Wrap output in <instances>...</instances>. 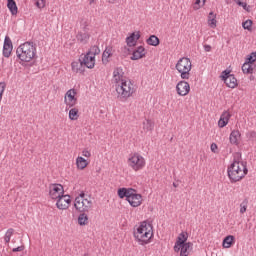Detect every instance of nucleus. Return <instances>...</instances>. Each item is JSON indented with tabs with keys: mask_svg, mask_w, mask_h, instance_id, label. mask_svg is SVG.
<instances>
[{
	"mask_svg": "<svg viewBox=\"0 0 256 256\" xmlns=\"http://www.w3.org/2000/svg\"><path fill=\"white\" fill-rule=\"evenodd\" d=\"M116 93L118 97L128 99V97H131L135 93V85L131 83V80H122L116 87Z\"/></svg>",
	"mask_w": 256,
	"mask_h": 256,
	"instance_id": "obj_4",
	"label": "nucleus"
},
{
	"mask_svg": "<svg viewBox=\"0 0 256 256\" xmlns=\"http://www.w3.org/2000/svg\"><path fill=\"white\" fill-rule=\"evenodd\" d=\"M173 187H179V184H177V183H173Z\"/></svg>",
	"mask_w": 256,
	"mask_h": 256,
	"instance_id": "obj_54",
	"label": "nucleus"
},
{
	"mask_svg": "<svg viewBox=\"0 0 256 256\" xmlns=\"http://www.w3.org/2000/svg\"><path fill=\"white\" fill-rule=\"evenodd\" d=\"M231 75H233V74H231V71L224 70L220 77H221L222 81H227V79H229V77H231Z\"/></svg>",
	"mask_w": 256,
	"mask_h": 256,
	"instance_id": "obj_38",
	"label": "nucleus"
},
{
	"mask_svg": "<svg viewBox=\"0 0 256 256\" xmlns=\"http://www.w3.org/2000/svg\"><path fill=\"white\" fill-rule=\"evenodd\" d=\"M208 25L211 29H215V27H217V15L213 12H210L208 15Z\"/></svg>",
	"mask_w": 256,
	"mask_h": 256,
	"instance_id": "obj_23",
	"label": "nucleus"
},
{
	"mask_svg": "<svg viewBox=\"0 0 256 256\" xmlns=\"http://www.w3.org/2000/svg\"><path fill=\"white\" fill-rule=\"evenodd\" d=\"M82 155L83 157H91V152H89L88 150H83Z\"/></svg>",
	"mask_w": 256,
	"mask_h": 256,
	"instance_id": "obj_51",
	"label": "nucleus"
},
{
	"mask_svg": "<svg viewBox=\"0 0 256 256\" xmlns=\"http://www.w3.org/2000/svg\"><path fill=\"white\" fill-rule=\"evenodd\" d=\"M181 245L182 244H177V242H175V245H174L175 253H179L181 251Z\"/></svg>",
	"mask_w": 256,
	"mask_h": 256,
	"instance_id": "obj_49",
	"label": "nucleus"
},
{
	"mask_svg": "<svg viewBox=\"0 0 256 256\" xmlns=\"http://www.w3.org/2000/svg\"><path fill=\"white\" fill-rule=\"evenodd\" d=\"M177 94L180 97H185V95H189V91H191V86L186 81H180L176 85Z\"/></svg>",
	"mask_w": 256,
	"mask_h": 256,
	"instance_id": "obj_10",
	"label": "nucleus"
},
{
	"mask_svg": "<svg viewBox=\"0 0 256 256\" xmlns=\"http://www.w3.org/2000/svg\"><path fill=\"white\" fill-rule=\"evenodd\" d=\"M89 33H83L80 32L77 34L76 39L77 41H80L83 45L87 44V41H89Z\"/></svg>",
	"mask_w": 256,
	"mask_h": 256,
	"instance_id": "obj_30",
	"label": "nucleus"
},
{
	"mask_svg": "<svg viewBox=\"0 0 256 256\" xmlns=\"http://www.w3.org/2000/svg\"><path fill=\"white\" fill-rule=\"evenodd\" d=\"M193 9L194 11H199V9H201V0H195L193 4Z\"/></svg>",
	"mask_w": 256,
	"mask_h": 256,
	"instance_id": "obj_46",
	"label": "nucleus"
},
{
	"mask_svg": "<svg viewBox=\"0 0 256 256\" xmlns=\"http://www.w3.org/2000/svg\"><path fill=\"white\" fill-rule=\"evenodd\" d=\"M35 5L38 9H43L45 7V0H35Z\"/></svg>",
	"mask_w": 256,
	"mask_h": 256,
	"instance_id": "obj_45",
	"label": "nucleus"
},
{
	"mask_svg": "<svg viewBox=\"0 0 256 256\" xmlns=\"http://www.w3.org/2000/svg\"><path fill=\"white\" fill-rule=\"evenodd\" d=\"M71 67L74 73H85V65L83 64L82 61L78 60V61L72 62Z\"/></svg>",
	"mask_w": 256,
	"mask_h": 256,
	"instance_id": "obj_19",
	"label": "nucleus"
},
{
	"mask_svg": "<svg viewBox=\"0 0 256 256\" xmlns=\"http://www.w3.org/2000/svg\"><path fill=\"white\" fill-rule=\"evenodd\" d=\"M13 51V42L9 36H5L4 38V46H3V55L6 58L11 57V52Z\"/></svg>",
	"mask_w": 256,
	"mask_h": 256,
	"instance_id": "obj_14",
	"label": "nucleus"
},
{
	"mask_svg": "<svg viewBox=\"0 0 256 256\" xmlns=\"http://www.w3.org/2000/svg\"><path fill=\"white\" fill-rule=\"evenodd\" d=\"M187 239H189V234L187 232H181L177 238V245H183L187 243Z\"/></svg>",
	"mask_w": 256,
	"mask_h": 256,
	"instance_id": "obj_29",
	"label": "nucleus"
},
{
	"mask_svg": "<svg viewBox=\"0 0 256 256\" xmlns=\"http://www.w3.org/2000/svg\"><path fill=\"white\" fill-rule=\"evenodd\" d=\"M134 237L138 240L139 245H147L153 237V226L147 222H142L134 231Z\"/></svg>",
	"mask_w": 256,
	"mask_h": 256,
	"instance_id": "obj_3",
	"label": "nucleus"
},
{
	"mask_svg": "<svg viewBox=\"0 0 256 256\" xmlns=\"http://www.w3.org/2000/svg\"><path fill=\"white\" fill-rule=\"evenodd\" d=\"M135 193H137V190L132 188H119L118 189V197L120 199H125L126 201H129L131 199V196H133Z\"/></svg>",
	"mask_w": 256,
	"mask_h": 256,
	"instance_id": "obj_13",
	"label": "nucleus"
},
{
	"mask_svg": "<svg viewBox=\"0 0 256 256\" xmlns=\"http://www.w3.org/2000/svg\"><path fill=\"white\" fill-rule=\"evenodd\" d=\"M16 55L24 63H29L37 55V45L33 42H25L17 48Z\"/></svg>",
	"mask_w": 256,
	"mask_h": 256,
	"instance_id": "obj_2",
	"label": "nucleus"
},
{
	"mask_svg": "<svg viewBox=\"0 0 256 256\" xmlns=\"http://www.w3.org/2000/svg\"><path fill=\"white\" fill-rule=\"evenodd\" d=\"M76 165L78 169L83 170L85 167H87L88 163L87 160L81 156H78L76 159Z\"/></svg>",
	"mask_w": 256,
	"mask_h": 256,
	"instance_id": "obj_31",
	"label": "nucleus"
},
{
	"mask_svg": "<svg viewBox=\"0 0 256 256\" xmlns=\"http://www.w3.org/2000/svg\"><path fill=\"white\" fill-rule=\"evenodd\" d=\"M7 7L12 15H17L18 8L15 0H8Z\"/></svg>",
	"mask_w": 256,
	"mask_h": 256,
	"instance_id": "obj_25",
	"label": "nucleus"
},
{
	"mask_svg": "<svg viewBox=\"0 0 256 256\" xmlns=\"http://www.w3.org/2000/svg\"><path fill=\"white\" fill-rule=\"evenodd\" d=\"M210 149H211L212 153H217V144L212 143L210 146Z\"/></svg>",
	"mask_w": 256,
	"mask_h": 256,
	"instance_id": "obj_50",
	"label": "nucleus"
},
{
	"mask_svg": "<svg viewBox=\"0 0 256 256\" xmlns=\"http://www.w3.org/2000/svg\"><path fill=\"white\" fill-rule=\"evenodd\" d=\"M5 82H0V102H1V99H3V93H5Z\"/></svg>",
	"mask_w": 256,
	"mask_h": 256,
	"instance_id": "obj_43",
	"label": "nucleus"
},
{
	"mask_svg": "<svg viewBox=\"0 0 256 256\" xmlns=\"http://www.w3.org/2000/svg\"><path fill=\"white\" fill-rule=\"evenodd\" d=\"M123 75H125V73L123 72V68L117 67L116 69H114L113 79L116 81V83L119 84L125 81V79H123Z\"/></svg>",
	"mask_w": 256,
	"mask_h": 256,
	"instance_id": "obj_18",
	"label": "nucleus"
},
{
	"mask_svg": "<svg viewBox=\"0 0 256 256\" xmlns=\"http://www.w3.org/2000/svg\"><path fill=\"white\" fill-rule=\"evenodd\" d=\"M247 211V200L240 204V213L243 215Z\"/></svg>",
	"mask_w": 256,
	"mask_h": 256,
	"instance_id": "obj_44",
	"label": "nucleus"
},
{
	"mask_svg": "<svg viewBox=\"0 0 256 256\" xmlns=\"http://www.w3.org/2000/svg\"><path fill=\"white\" fill-rule=\"evenodd\" d=\"M69 119L71 121H77L79 119V109L72 108L69 111Z\"/></svg>",
	"mask_w": 256,
	"mask_h": 256,
	"instance_id": "obj_32",
	"label": "nucleus"
},
{
	"mask_svg": "<svg viewBox=\"0 0 256 256\" xmlns=\"http://www.w3.org/2000/svg\"><path fill=\"white\" fill-rule=\"evenodd\" d=\"M79 61H82V64L87 69H93L95 67V58L88 52L85 55H81Z\"/></svg>",
	"mask_w": 256,
	"mask_h": 256,
	"instance_id": "obj_11",
	"label": "nucleus"
},
{
	"mask_svg": "<svg viewBox=\"0 0 256 256\" xmlns=\"http://www.w3.org/2000/svg\"><path fill=\"white\" fill-rule=\"evenodd\" d=\"M247 139H250L251 141H255L256 139V132L250 131L246 134Z\"/></svg>",
	"mask_w": 256,
	"mask_h": 256,
	"instance_id": "obj_42",
	"label": "nucleus"
},
{
	"mask_svg": "<svg viewBox=\"0 0 256 256\" xmlns=\"http://www.w3.org/2000/svg\"><path fill=\"white\" fill-rule=\"evenodd\" d=\"M87 53H89V55H91L95 59V56L101 53V49H99V46L94 45L90 48V50Z\"/></svg>",
	"mask_w": 256,
	"mask_h": 256,
	"instance_id": "obj_34",
	"label": "nucleus"
},
{
	"mask_svg": "<svg viewBox=\"0 0 256 256\" xmlns=\"http://www.w3.org/2000/svg\"><path fill=\"white\" fill-rule=\"evenodd\" d=\"M74 207L76 211H79L80 213H86L93 207V201L91 200V196H88V198H75L74 201Z\"/></svg>",
	"mask_w": 256,
	"mask_h": 256,
	"instance_id": "obj_6",
	"label": "nucleus"
},
{
	"mask_svg": "<svg viewBox=\"0 0 256 256\" xmlns=\"http://www.w3.org/2000/svg\"><path fill=\"white\" fill-rule=\"evenodd\" d=\"M128 165L134 171H140V169L145 167V158L139 154H134L132 157L128 159Z\"/></svg>",
	"mask_w": 256,
	"mask_h": 256,
	"instance_id": "obj_7",
	"label": "nucleus"
},
{
	"mask_svg": "<svg viewBox=\"0 0 256 256\" xmlns=\"http://www.w3.org/2000/svg\"><path fill=\"white\" fill-rule=\"evenodd\" d=\"M252 25H253V21L251 20H246L245 22L242 23L243 29H247V31H251Z\"/></svg>",
	"mask_w": 256,
	"mask_h": 256,
	"instance_id": "obj_39",
	"label": "nucleus"
},
{
	"mask_svg": "<svg viewBox=\"0 0 256 256\" xmlns=\"http://www.w3.org/2000/svg\"><path fill=\"white\" fill-rule=\"evenodd\" d=\"M78 224L83 227L85 225L89 224V216H87V214H85L84 212H82L79 216H78Z\"/></svg>",
	"mask_w": 256,
	"mask_h": 256,
	"instance_id": "obj_27",
	"label": "nucleus"
},
{
	"mask_svg": "<svg viewBox=\"0 0 256 256\" xmlns=\"http://www.w3.org/2000/svg\"><path fill=\"white\" fill-rule=\"evenodd\" d=\"M241 138V132L239 130H233L230 133V143L231 145H239V139Z\"/></svg>",
	"mask_w": 256,
	"mask_h": 256,
	"instance_id": "obj_20",
	"label": "nucleus"
},
{
	"mask_svg": "<svg viewBox=\"0 0 256 256\" xmlns=\"http://www.w3.org/2000/svg\"><path fill=\"white\" fill-rule=\"evenodd\" d=\"M145 47L139 46L135 49L130 57L131 61H138V59H143L146 55Z\"/></svg>",
	"mask_w": 256,
	"mask_h": 256,
	"instance_id": "obj_15",
	"label": "nucleus"
},
{
	"mask_svg": "<svg viewBox=\"0 0 256 256\" xmlns=\"http://www.w3.org/2000/svg\"><path fill=\"white\" fill-rule=\"evenodd\" d=\"M237 5H239V7H243V9L245 11H249V6H247V2H242L241 0H235Z\"/></svg>",
	"mask_w": 256,
	"mask_h": 256,
	"instance_id": "obj_40",
	"label": "nucleus"
},
{
	"mask_svg": "<svg viewBox=\"0 0 256 256\" xmlns=\"http://www.w3.org/2000/svg\"><path fill=\"white\" fill-rule=\"evenodd\" d=\"M227 173L231 183H237V181H241V179H243V177L249 173L247 163L234 160L233 163L228 166Z\"/></svg>",
	"mask_w": 256,
	"mask_h": 256,
	"instance_id": "obj_1",
	"label": "nucleus"
},
{
	"mask_svg": "<svg viewBox=\"0 0 256 256\" xmlns=\"http://www.w3.org/2000/svg\"><path fill=\"white\" fill-rule=\"evenodd\" d=\"M142 201H143V199H142L141 194H137V192H134V194L128 200V203H130L131 207H139V205H141Z\"/></svg>",
	"mask_w": 256,
	"mask_h": 256,
	"instance_id": "obj_16",
	"label": "nucleus"
},
{
	"mask_svg": "<svg viewBox=\"0 0 256 256\" xmlns=\"http://www.w3.org/2000/svg\"><path fill=\"white\" fill-rule=\"evenodd\" d=\"M242 71H243V73H246L247 75L253 73V64H251L249 62H245L242 65Z\"/></svg>",
	"mask_w": 256,
	"mask_h": 256,
	"instance_id": "obj_33",
	"label": "nucleus"
},
{
	"mask_svg": "<svg viewBox=\"0 0 256 256\" xmlns=\"http://www.w3.org/2000/svg\"><path fill=\"white\" fill-rule=\"evenodd\" d=\"M256 61V52H252L248 55L247 59H246V63H250L253 65V63H255Z\"/></svg>",
	"mask_w": 256,
	"mask_h": 256,
	"instance_id": "obj_37",
	"label": "nucleus"
},
{
	"mask_svg": "<svg viewBox=\"0 0 256 256\" xmlns=\"http://www.w3.org/2000/svg\"><path fill=\"white\" fill-rule=\"evenodd\" d=\"M76 199H86V198H85V193H84V192H81V193L79 194V196L76 197Z\"/></svg>",
	"mask_w": 256,
	"mask_h": 256,
	"instance_id": "obj_53",
	"label": "nucleus"
},
{
	"mask_svg": "<svg viewBox=\"0 0 256 256\" xmlns=\"http://www.w3.org/2000/svg\"><path fill=\"white\" fill-rule=\"evenodd\" d=\"M225 85H227L230 89H235L237 87V78H235V75L229 76L226 80H224Z\"/></svg>",
	"mask_w": 256,
	"mask_h": 256,
	"instance_id": "obj_22",
	"label": "nucleus"
},
{
	"mask_svg": "<svg viewBox=\"0 0 256 256\" xmlns=\"http://www.w3.org/2000/svg\"><path fill=\"white\" fill-rule=\"evenodd\" d=\"M75 95H77V90L75 89H70L66 92L64 101L67 107L71 108L77 105V97Z\"/></svg>",
	"mask_w": 256,
	"mask_h": 256,
	"instance_id": "obj_8",
	"label": "nucleus"
},
{
	"mask_svg": "<svg viewBox=\"0 0 256 256\" xmlns=\"http://www.w3.org/2000/svg\"><path fill=\"white\" fill-rule=\"evenodd\" d=\"M24 249H25V246H18L16 248H13L12 252L13 253H18V252L24 251Z\"/></svg>",
	"mask_w": 256,
	"mask_h": 256,
	"instance_id": "obj_48",
	"label": "nucleus"
},
{
	"mask_svg": "<svg viewBox=\"0 0 256 256\" xmlns=\"http://www.w3.org/2000/svg\"><path fill=\"white\" fill-rule=\"evenodd\" d=\"M235 241V236L233 235H228L224 238L223 240V247L224 249H229L231 245H233V242Z\"/></svg>",
	"mask_w": 256,
	"mask_h": 256,
	"instance_id": "obj_24",
	"label": "nucleus"
},
{
	"mask_svg": "<svg viewBox=\"0 0 256 256\" xmlns=\"http://www.w3.org/2000/svg\"><path fill=\"white\" fill-rule=\"evenodd\" d=\"M204 51H206L207 53H209V51H211V45H204Z\"/></svg>",
	"mask_w": 256,
	"mask_h": 256,
	"instance_id": "obj_52",
	"label": "nucleus"
},
{
	"mask_svg": "<svg viewBox=\"0 0 256 256\" xmlns=\"http://www.w3.org/2000/svg\"><path fill=\"white\" fill-rule=\"evenodd\" d=\"M176 69L180 73L181 79H189L191 71V60L189 58H181L176 64Z\"/></svg>",
	"mask_w": 256,
	"mask_h": 256,
	"instance_id": "obj_5",
	"label": "nucleus"
},
{
	"mask_svg": "<svg viewBox=\"0 0 256 256\" xmlns=\"http://www.w3.org/2000/svg\"><path fill=\"white\" fill-rule=\"evenodd\" d=\"M205 1H207V0H202V3H203L202 5H205Z\"/></svg>",
	"mask_w": 256,
	"mask_h": 256,
	"instance_id": "obj_55",
	"label": "nucleus"
},
{
	"mask_svg": "<svg viewBox=\"0 0 256 256\" xmlns=\"http://www.w3.org/2000/svg\"><path fill=\"white\" fill-rule=\"evenodd\" d=\"M15 233V230L13 228H10L7 230L4 241L5 243H9L11 241V237H13V234Z\"/></svg>",
	"mask_w": 256,
	"mask_h": 256,
	"instance_id": "obj_36",
	"label": "nucleus"
},
{
	"mask_svg": "<svg viewBox=\"0 0 256 256\" xmlns=\"http://www.w3.org/2000/svg\"><path fill=\"white\" fill-rule=\"evenodd\" d=\"M113 55V48L111 46H108L105 48L103 54H102V62L104 65H107L109 63V57Z\"/></svg>",
	"mask_w": 256,
	"mask_h": 256,
	"instance_id": "obj_21",
	"label": "nucleus"
},
{
	"mask_svg": "<svg viewBox=\"0 0 256 256\" xmlns=\"http://www.w3.org/2000/svg\"><path fill=\"white\" fill-rule=\"evenodd\" d=\"M69 205H71V196L69 195L63 194L56 202L57 209L61 210L69 209Z\"/></svg>",
	"mask_w": 256,
	"mask_h": 256,
	"instance_id": "obj_12",
	"label": "nucleus"
},
{
	"mask_svg": "<svg viewBox=\"0 0 256 256\" xmlns=\"http://www.w3.org/2000/svg\"><path fill=\"white\" fill-rule=\"evenodd\" d=\"M220 119H224V121H227L229 123V119H231V114H229V112L225 111L220 116Z\"/></svg>",
	"mask_w": 256,
	"mask_h": 256,
	"instance_id": "obj_41",
	"label": "nucleus"
},
{
	"mask_svg": "<svg viewBox=\"0 0 256 256\" xmlns=\"http://www.w3.org/2000/svg\"><path fill=\"white\" fill-rule=\"evenodd\" d=\"M139 39H141V34H139V32H137V34L133 32L130 36L126 38V43L128 47H134V45L137 43V41H139Z\"/></svg>",
	"mask_w": 256,
	"mask_h": 256,
	"instance_id": "obj_17",
	"label": "nucleus"
},
{
	"mask_svg": "<svg viewBox=\"0 0 256 256\" xmlns=\"http://www.w3.org/2000/svg\"><path fill=\"white\" fill-rule=\"evenodd\" d=\"M229 122L220 118L219 121H218V127H220L221 129H223V127H226V125L228 124Z\"/></svg>",
	"mask_w": 256,
	"mask_h": 256,
	"instance_id": "obj_47",
	"label": "nucleus"
},
{
	"mask_svg": "<svg viewBox=\"0 0 256 256\" xmlns=\"http://www.w3.org/2000/svg\"><path fill=\"white\" fill-rule=\"evenodd\" d=\"M193 247V243L187 242L181 245L180 256H189V248Z\"/></svg>",
	"mask_w": 256,
	"mask_h": 256,
	"instance_id": "obj_28",
	"label": "nucleus"
},
{
	"mask_svg": "<svg viewBox=\"0 0 256 256\" xmlns=\"http://www.w3.org/2000/svg\"><path fill=\"white\" fill-rule=\"evenodd\" d=\"M153 122H151V120H145L143 122V130L144 131H153Z\"/></svg>",
	"mask_w": 256,
	"mask_h": 256,
	"instance_id": "obj_35",
	"label": "nucleus"
},
{
	"mask_svg": "<svg viewBox=\"0 0 256 256\" xmlns=\"http://www.w3.org/2000/svg\"><path fill=\"white\" fill-rule=\"evenodd\" d=\"M147 45H151L152 47H157L161 41L159 40V37L156 35H151L147 40H146Z\"/></svg>",
	"mask_w": 256,
	"mask_h": 256,
	"instance_id": "obj_26",
	"label": "nucleus"
},
{
	"mask_svg": "<svg viewBox=\"0 0 256 256\" xmlns=\"http://www.w3.org/2000/svg\"><path fill=\"white\" fill-rule=\"evenodd\" d=\"M65 193V190L63 189V185L61 184H51L50 185V191L49 195L51 199H58Z\"/></svg>",
	"mask_w": 256,
	"mask_h": 256,
	"instance_id": "obj_9",
	"label": "nucleus"
}]
</instances>
